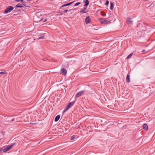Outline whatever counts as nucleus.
Masks as SVG:
<instances>
[{
  "instance_id": "nucleus-1",
  "label": "nucleus",
  "mask_w": 155,
  "mask_h": 155,
  "mask_svg": "<svg viewBox=\"0 0 155 155\" xmlns=\"http://www.w3.org/2000/svg\"><path fill=\"white\" fill-rule=\"evenodd\" d=\"M15 145V143H14L13 144L9 146H6V147H3L2 148V151H3L4 152H6L11 149L12 148V147L13 146H14Z\"/></svg>"
},
{
  "instance_id": "nucleus-2",
  "label": "nucleus",
  "mask_w": 155,
  "mask_h": 155,
  "mask_svg": "<svg viewBox=\"0 0 155 155\" xmlns=\"http://www.w3.org/2000/svg\"><path fill=\"white\" fill-rule=\"evenodd\" d=\"M98 20L101 22V24L110 23L111 22L110 21L106 20L105 19L103 18H99Z\"/></svg>"
},
{
  "instance_id": "nucleus-3",
  "label": "nucleus",
  "mask_w": 155,
  "mask_h": 155,
  "mask_svg": "<svg viewBox=\"0 0 155 155\" xmlns=\"http://www.w3.org/2000/svg\"><path fill=\"white\" fill-rule=\"evenodd\" d=\"M14 8V7L13 6H8L5 10L4 13H7L8 12H11L13 10Z\"/></svg>"
},
{
  "instance_id": "nucleus-4",
  "label": "nucleus",
  "mask_w": 155,
  "mask_h": 155,
  "mask_svg": "<svg viewBox=\"0 0 155 155\" xmlns=\"http://www.w3.org/2000/svg\"><path fill=\"white\" fill-rule=\"evenodd\" d=\"M85 91H82L78 92L75 95V98L79 97L82 96L84 93Z\"/></svg>"
},
{
  "instance_id": "nucleus-5",
  "label": "nucleus",
  "mask_w": 155,
  "mask_h": 155,
  "mask_svg": "<svg viewBox=\"0 0 155 155\" xmlns=\"http://www.w3.org/2000/svg\"><path fill=\"white\" fill-rule=\"evenodd\" d=\"M85 22L87 24L91 22V18L90 16H88L86 18Z\"/></svg>"
},
{
  "instance_id": "nucleus-6",
  "label": "nucleus",
  "mask_w": 155,
  "mask_h": 155,
  "mask_svg": "<svg viewBox=\"0 0 155 155\" xmlns=\"http://www.w3.org/2000/svg\"><path fill=\"white\" fill-rule=\"evenodd\" d=\"M133 21L131 18H127L126 22L128 24H131L132 23Z\"/></svg>"
},
{
  "instance_id": "nucleus-7",
  "label": "nucleus",
  "mask_w": 155,
  "mask_h": 155,
  "mask_svg": "<svg viewBox=\"0 0 155 155\" xmlns=\"http://www.w3.org/2000/svg\"><path fill=\"white\" fill-rule=\"evenodd\" d=\"M61 72L63 75H65L67 73V71L64 68H62L61 69Z\"/></svg>"
},
{
  "instance_id": "nucleus-8",
  "label": "nucleus",
  "mask_w": 155,
  "mask_h": 155,
  "mask_svg": "<svg viewBox=\"0 0 155 155\" xmlns=\"http://www.w3.org/2000/svg\"><path fill=\"white\" fill-rule=\"evenodd\" d=\"M83 2L85 4L84 5V7H87L89 4V2L88 0H84Z\"/></svg>"
},
{
  "instance_id": "nucleus-9",
  "label": "nucleus",
  "mask_w": 155,
  "mask_h": 155,
  "mask_svg": "<svg viewBox=\"0 0 155 155\" xmlns=\"http://www.w3.org/2000/svg\"><path fill=\"white\" fill-rule=\"evenodd\" d=\"M126 81L127 83H129L130 82V75L127 74L126 78Z\"/></svg>"
},
{
  "instance_id": "nucleus-10",
  "label": "nucleus",
  "mask_w": 155,
  "mask_h": 155,
  "mask_svg": "<svg viewBox=\"0 0 155 155\" xmlns=\"http://www.w3.org/2000/svg\"><path fill=\"white\" fill-rule=\"evenodd\" d=\"M60 117V116L59 115H58L56 117H55L54 119V121L55 122L58 121Z\"/></svg>"
},
{
  "instance_id": "nucleus-11",
  "label": "nucleus",
  "mask_w": 155,
  "mask_h": 155,
  "mask_svg": "<svg viewBox=\"0 0 155 155\" xmlns=\"http://www.w3.org/2000/svg\"><path fill=\"white\" fill-rule=\"evenodd\" d=\"M86 9V8H83V9H82L80 11V12L81 13H86L87 12L85 11V10Z\"/></svg>"
},
{
  "instance_id": "nucleus-12",
  "label": "nucleus",
  "mask_w": 155,
  "mask_h": 155,
  "mask_svg": "<svg viewBox=\"0 0 155 155\" xmlns=\"http://www.w3.org/2000/svg\"><path fill=\"white\" fill-rule=\"evenodd\" d=\"M143 128L146 130H147L148 129V125L146 124H144L143 126Z\"/></svg>"
},
{
  "instance_id": "nucleus-13",
  "label": "nucleus",
  "mask_w": 155,
  "mask_h": 155,
  "mask_svg": "<svg viewBox=\"0 0 155 155\" xmlns=\"http://www.w3.org/2000/svg\"><path fill=\"white\" fill-rule=\"evenodd\" d=\"M23 7L22 5L20 3H19L18 4L15 6V8H17V7H19V8H21V7Z\"/></svg>"
},
{
  "instance_id": "nucleus-14",
  "label": "nucleus",
  "mask_w": 155,
  "mask_h": 155,
  "mask_svg": "<svg viewBox=\"0 0 155 155\" xmlns=\"http://www.w3.org/2000/svg\"><path fill=\"white\" fill-rule=\"evenodd\" d=\"M76 100H75L74 101H73L69 103L68 104V105H69L70 107H72L74 104L75 102L76 101Z\"/></svg>"
},
{
  "instance_id": "nucleus-15",
  "label": "nucleus",
  "mask_w": 155,
  "mask_h": 155,
  "mask_svg": "<svg viewBox=\"0 0 155 155\" xmlns=\"http://www.w3.org/2000/svg\"><path fill=\"white\" fill-rule=\"evenodd\" d=\"M110 9L111 10H113L114 8V4L112 2H110Z\"/></svg>"
},
{
  "instance_id": "nucleus-16",
  "label": "nucleus",
  "mask_w": 155,
  "mask_h": 155,
  "mask_svg": "<svg viewBox=\"0 0 155 155\" xmlns=\"http://www.w3.org/2000/svg\"><path fill=\"white\" fill-rule=\"evenodd\" d=\"M133 53H132L129 55L127 57L126 59H128L131 58L132 56V55H133Z\"/></svg>"
},
{
  "instance_id": "nucleus-17",
  "label": "nucleus",
  "mask_w": 155,
  "mask_h": 155,
  "mask_svg": "<svg viewBox=\"0 0 155 155\" xmlns=\"http://www.w3.org/2000/svg\"><path fill=\"white\" fill-rule=\"evenodd\" d=\"M68 6L67 3L65 4L64 5H61L60 8V9H63V7L65 6Z\"/></svg>"
},
{
  "instance_id": "nucleus-18",
  "label": "nucleus",
  "mask_w": 155,
  "mask_h": 155,
  "mask_svg": "<svg viewBox=\"0 0 155 155\" xmlns=\"http://www.w3.org/2000/svg\"><path fill=\"white\" fill-rule=\"evenodd\" d=\"M45 37V35H42L41 36L38 37L39 39H43Z\"/></svg>"
},
{
  "instance_id": "nucleus-19",
  "label": "nucleus",
  "mask_w": 155,
  "mask_h": 155,
  "mask_svg": "<svg viewBox=\"0 0 155 155\" xmlns=\"http://www.w3.org/2000/svg\"><path fill=\"white\" fill-rule=\"evenodd\" d=\"M75 138V136L74 135L71 136V140H72Z\"/></svg>"
},
{
  "instance_id": "nucleus-20",
  "label": "nucleus",
  "mask_w": 155,
  "mask_h": 155,
  "mask_svg": "<svg viewBox=\"0 0 155 155\" xmlns=\"http://www.w3.org/2000/svg\"><path fill=\"white\" fill-rule=\"evenodd\" d=\"M7 73L5 71V70L4 71H2L0 72V74H7Z\"/></svg>"
},
{
  "instance_id": "nucleus-21",
  "label": "nucleus",
  "mask_w": 155,
  "mask_h": 155,
  "mask_svg": "<svg viewBox=\"0 0 155 155\" xmlns=\"http://www.w3.org/2000/svg\"><path fill=\"white\" fill-rule=\"evenodd\" d=\"M101 15L104 16H106V14H105L104 12L103 11H101Z\"/></svg>"
},
{
  "instance_id": "nucleus-22",
  "label": "nucleus",
  "mask_w": 155,
  "mask_h": 155,
  "mask_svg": "<svg viewBox=\"0 0 155 155\" xmlns=\"http://www.w3.org/2000/svg\"><path fill=\"white\" fill-rule=\"evenodd\" d=\"M17 2H19V1H21V2H22V3L24 5V3H25L24 2H23V0H15Z\"/></svg>"
},
{
  "instance_id": "nucleus-23",
  "label": "nucleus",
  "mask_w": 155,
  "mask_h": 155,
  "mask_svg": "<svg viewBox=\"0 0 155 155\" xmlns=\"http://www.w3.org/2000/svg\"><path fill=\"white\" fill-rule=\"evenodd\" d=\"M80 3H81L80 2H77V3H76V4L74 5V6H78V5H80Z\"/></svg>"
},
{
  "instance_id": "nucleus-24",
  "label": "nucleus",
  "mask_w": 155,
  "mask_h": 155,
  "mask_svg": "<svg viewBox=\"0 0 155 155\" xmlns=\"http://www.w3.org/2000/svg\"><path fill=\"white\" fill-rule=\"evenodd\" d=\"M70 107H70L69 105H68L65 108L66 109V110H68L70 108Z\"/></svg>"
},
{
  "instance_id": "nucleus-25",
  "label": "nucleus",
  "mask_w": 155,
  "mask_h": 155,
  "mask_svg": "<svg viewBox=\"0 0 155 155\" xmlns=\"http://www.w3.org/2000/svg\"><path fill=\"white\" fill-rule=\"evenodd\" d=\"M74 2H70V3H67V5H68V6H69V5H71Z\"/></svg>"
},
{
  "instance_id": "nucleus-26",
  "label": "nucleus",
  "mask_w": 155,
  "mask_h": 155,
  "mask_svg": "<svg viewBox=\"0 0 155 155\" xmlns=\"http://www.w3.org/2000/svg\"><path fill=\"white\" fill-rule=\"evenodd\" d=\"M74 2H70V3H67V5H68V6H69V5H71Z\"/></svg>"
},
{
  "instance_id": "nucleus-27",
  "label": "nucleus",
  "mask_w": 155,
  "mask_h": 155,
  "mask_svg": "<svg viewBox=\"0 0 155 155\" xmlns=\"http://www.w3.org/2000/svg\"><path fill=\"white\" fill-rule=\"evenodd\" d=\"M109 3V2L108 1H107L106 2L105 4L106 5H107Z\"/></svg>"
},
{
  "instance_id": "nucleus-28",
  "label": "nucleus",
  "mask_w": 155,
  "mask_h": 155,
  "mask_svg": "<svg viewBox=\"0 0 155 155\" xmlns=\"http://www.w3.org/2000/svg\"><path fill=\"white\" fill-rule=\"evenodd\" d=\"M67 110H66V109L65 108L64 110H63V113H64V112H66V111H67Z\"/></svg>"
},
{
  "instance_id": "nucleus-29",
  "label": "nucleus",
  "mask_w": 155,
  "mask_h": 155,
  "mask_svg": "<svg viewBox=\"0 0 155 155\" xmlns=\"http://www.w3.org/2000/svg\"><path fill=\"white\" fill-rule=\"evenodd\" d=\"M68 11V10L67 9H66L64 11H63L64 13L65 12H67Z\"/></svg>"
},
{
  "instance_id": "nucleus-30",
  "label": "nucleus",
  "mask_w": 155,
  "mask_h": 155,
  "mask_svg": "<svg viewBox=\"0 0 155 155\" xmlns=\"http://www.w3.org/2000/svg\"><path fill=\"white\" fill-rule=\"evenodd\" d=\"M58 12L59 13H60V14H61V15H62L64 13L63 12H62V11L59 12Z\"/></svg>"
},
{
  "instance_id": "nucleus-31",
  "label": "nucleus",
  "mask_w": 155,
  "mask_h": 155,
  "mask_svg": "<svg viewBox=\"0 0 155 155\" xmlns=\"http://www.w3.org/2000/svg\"><path fill=\"white\" fill-rule=\"evenodd\" d=\"M2 151V148H0V152Z\"/></svg>"
},
{
  "instance_id": "nucleus-32",
  "label": "nucleus",
  "mask_w": 155,
  "mask_h": 155,
  "mask_svg": "<svg viewBox=\"0 0 155 155\" xmlns=\"http://www.w3.org/2000/svg\"><path fill=\"white\" fill-rule=\"evenodd\" d=\"M145 51V50H142V51L143 52H144V51Z\"/></svg>"
},
{
  "instance_id": "nucleus-33",
  "label": "nucleus",
  "mask_w": 155,
  "mask_h": 155,
  "mask_svg": "<svg viewBox=\"0 0 155 155\" xmlns=\"http://www.w3.org/2000/svg\"><path fill=\"white\" fill-rule=\"evenodd\" d=\"M12 121H14V119H12Z\"/></svg>"
},
{
  "instance_id": "nucleus-34",
  "label": "nucleus",
  "mask_w": 155,
  "mask_h": 155,
  "mask_svg": "<svg viewBox=\"0 0 155 155\" xmlns=\"http://www.w3.org/2000/svg\"><path fill=\"white\" fill-rule=\"evenodd\" d=\"M28 1H31V0H27Z\"/></svg>"
},
{
  "instance_id": "nucleus-35",
  "label": "nucleus",
  "mask_w": 155,
  "mask_h": 155,
  "mask_svg": "<svg viewBox=\"0 0 155 155\" xmlns=\"http://www.w3.org/2000/svg\"><path fill=\"white\" fill-rule=\"evenodd\" d=\"M1 140V139H0V140Z\"/></svg>"
}]
</instances>
